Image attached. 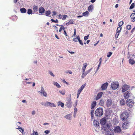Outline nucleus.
Masks as SVG:
<instances>
[{
    "label": "nucleus",
    "mask_w": 135,
    "mask_h": 135,
    "mask_svg": "<svg viewBox=\"0 0 135 135\" xmlns=\"http://www.w3.org/2000/svg\"><path fill=\"white\" fill-rule=\"evenodd\" d=\"M128 115L127 111L125 110L120 114L121 119L123 120H126L128 118Z\"/></svg>",
    "instance_id": "3"
},
{
    "label": "nucleus",
    "mask_w": 135,
    "mask_h": 135,
    "mask_svg": "<svg viewBox=\"0 0 135 135\" xmlns=\"http://www.w3.org/2000/svg\"><path fill=\"white\" fill-rule=\"evenodd\" d=\"M20 10L21 13H25L26 12V10L24 8H21L20 9Z\"/></svg>",
    "instance_id": "26"
},
{
    "label": "nucleus",
    "mask_w": 135,
    "mask_h": 135,
    "mask_svg": "<svg viewBox=\"0 0 135 135\" xmlns=\"http://www.w3.org/2000/svg\"><path fill=\"white\" fill-rule=\"evenodd\" d=\"M92 69V68H91L90 69H89V70L86 71L85 72H84V73H85V74L87 75L88 73H89L91 71V70Z\"/></svg>",
    "instance_id": "39"
},
{
    "label": "nucleus",
    "mask_w": 135,
    "mask_h": 135,
    "mask_svg": "<svg viewBox=\"0 0 135 135\" xmlns=\"http://www.w3.org/2000/svg\"><path fill=\"white\" fill-rule=\"evenodd\" d=\"M135 30V26L131 30V32L132 33H133Z\"/></svg>",
    "instance_id": "57"
},
{
    "label": "nucleus",
    "mask_w": 135,
    "mask_h": 135,
    "mask_svg": "<svg viewBox=\"0 0 135 135\" xmlns=\"http://www.w3.org/2000/svg\"><path fill=\"white\" fill-rule=\"evenodd\" d=\"M73 22L74 21L73 20H70L68 22L66 23V25L68 26L70 24H73L74 23Z\"/></svg>",
    "instance_id": "22"
},
{
    "label": "nucleus",
    "mask_w": 135,
    "mask_h": 135,
    "mask_svg": "<svg viewBox=\"0 0 135 135\" xmlns=\"http://www.w3.org/2000/svg\"><path fill=\"white\" fill-rule=\"evenodd\" d=\"M49 74L51 76L54 77L55 76L54 75L53 73L51 71H49Z\"/></svg>",
    "instance_id": "47"
},
{
    "label": "nucleus",
    "mask_w": 135,
    "mask_h": 135,
    "mask_svg": "<svg viewBox=\"0 0 135 135\" xmlns=\"http://www.w3.org/2000/svg\"><path fill=\"white\" fill-rule=\"evenodd\" d=\"M74 109L75 110L74 112V113H76V112L77 111V108H76V107H75L74 108Z\"/></svg>",
    "instance_id": "56"
},
{
    "label": "nucleus",
    "mask_w": 135,
    "mask_h": 135,
    "mask_svg": "<svg viewBox=\"0 0 135 135\" xmlns=\"http://www.w3.org/2000/svg\"><path fill=\"white\" fill-rule=\"evenodd\" d=\"M53 14L52 15H56L57 14L56 13V12L55 11H54L53 12Z\"/></svg>",
    "instance_id": "61"
},
{
    "label": "nucleus",
    "mask_w": 135,
    "mask_h": 135,
    "mask_svg": "<svg viewBox=\"0 0 135 135\" xmlns=\"http://www.w3.org/2000/svg\"><path fill=\"white\" fill-rule=\"evenodd\" d=\"M103 114V109L101 108H99L97 109L95 112V113L96 116L99 117L102 116Z\"/></svg>",
    "instance_id": "2"
},
{
    "label": "nucleus",
    "mask_w": 135,
    "mask_h": 135,
    "mask_svg": "<svg viewBox=\"0 0 135 135\" xmlns=\"http://www.w3.org/2000/svg\"><path fill=\"white\" fill-rule=\"evenodd\" d=\"M73 36H76V29H74V35H73Z\"/></svg>",
    "instance_id": "62"
},
{
    "label": "nucleus",
    "mask_w": 135,
    "mask_h": 135,
    "mask_svg": "<svg viewBox=\"0 0 135 135\" xmlns=\"http://www.w3.org/2000/svg\"><path fill=\"white\" fill-rule=\"evenodd\" d=\"M32 134V135H38L37 132H36L34 130L33 131V133Z\"/></svg>",
    "instance_id": "42"
},
{
    "label": "nucleus",
    "mask_w": 135,
    "mask_h": 135,
    "mask_svg": "<svg viewBox=\"0 0 135 135\" xmlns=\"http://www.w3.org/2000/svg\"><path fill=\"white\" fill-rule=\"evenodd\" d=\"M93 9V5H90L88 8V10L89 11H92Z\"/></svg>",
    "instance_id": "23"
},
{
    "label": "nucleus",
    "mask_w": 135,
    "mask_h": 135,
    "mask_svg": "<svg viewBox=\"0 0 135 135\" xmlns=\"http://www.w3.org/2000/svg\"><path fill=\"white\" fill-rule=\"evenodd\" d=\"M108 83H107L106 82L105 83L103 84L102 86L101 87V88L103 90H105L108 86Z\"/></svg>",
    "instance_id": "15"
},
{
    "label": "nucleus",
    "mask_w": 135,
    "mask_h": 135,
    "mask_svg": "<svg viewBox=\"0 0 135 135\" xmlns=\"http://www.w3.org/2000/svg\"><path fill=\"white\" fill-rule=\"evenodd\" d=\"M106 105L107 107H110L112 104V100L111 98L108 99L105 102Z\"/></svg>",
    "instance_id": "10"
},
{
    "label": "nucleus",
    "mask_w": 135,
    "mask_h": 135,
    "mask_svg": "<svg viewBox=\"0 0 135 135\" xmlns=\"http://www.w3.org/2000/svg\"><path fill=\"white\" fill-rule=\"evenodd\" d=\"M129 88V86L127 85H124L122 87V91L123 92H124L128 90Z\"/></svg>",
    "instance_id": "13"
},
{
    "label": "nucleus",
    "mask_w": 135,
    "mask_h": 135,
    "mask_svg": "<svg viewBox=\"0 0 135 135\" xmlns=\"http://www.w3.org/2000/svg\"><path fill=\"white\" fill-rule=\"evenodd\" d=\"M111 86L113 89L115 90L118 87L119 83L118 82H114L111 84Z\"/></svg>",
    "instance_id": "7"
},
{
    "label": "nucleus",
    "mask_w": 135,
    "mask_h": 135,
    "mask_svg": "<svg viewBox=\"0 0 135 135\" xmlns=\"http://www.w3.org/2000/svg\"><path fill=\"white\" fill-rule=\"evenodd\" d=\"M68 16L67 15H64L62 17V19L63 20H64L66 18V17Z\"/></svg>",
    "instance_id": "49"
},
{
    "label": "nucleus",
    "mask_w": 135,
    "mask_h": 135,
    "mask_svg": "<svg viewBox=\"0 0 135 135\" xmlns=\"http://www.w3.org/2000/svg\"><path fill=\"white\" fill-rule=\"evenodd\" d=\"M102 92H100L99 93H98L97 95V96L96 97V100H98L102 96Z\"/></svg>",
    "instance_id": "20"
},
{
    "label": "nucleus",
    "mask_w": 135,
    "mask_h": 135,
    "mask_svg": "<svg viewBox=\"0 0 135 135\" xmlns=\"http://www.w3.org/2000/svg\"><path fill=\"white\" fill-rule=\"evenodd\" d=\"M89 14V12L88 11H86L85 12L83 13V16H86Z\"/></svg>",
    "instance_id": "34"
},
{
    "label": "nucleus",
    "mask_w": 135,
    "mask_h": 135,
    "mask_svg": "<svg viewBox=\"0 0 135 135\" xmlns=\"http://www.w3.org/2000/svg\"><path fill=\"white\" fill-rule=\"evenodd\" d=\"M112 54V53L111 52H109L107 54V56L108 57H109Z\"/></svg>",
    "instance_id": "40"
},
{
    "label": "nucleus",
    "mask_w": 135,
    "mask_h": 135,
    "mask_svg": "<svg viewBox=\"0 0 135 135\" xmlns=\"http://www.w3.org/2000/svg\"><path fill=\"white\" fill-rule=\"evenodd\" d=\"M82 90V89H81L80 88L78 90V91L77 93H78V94H80V93H81V92Z\"/></svg>",
    "instance_id": "53"
},
{
    "label": "nucleus",
    "mask_w": 135,
    "mask_h": 135,
    "mask_svg": "<svg viewBox=\"0 0 135 135\" xmlns=\"http://www.w3.org/2000/svg\"><path fill=\"white\" fill-rule=\"evenodd\" d=\"M64 104L62 102H58V105L59 106H61V107H63L64 106Z\"/></svg>",
    "instance_id": "33"
},
{
    "label": "nucleus",
    "mask_w": 135,
    "mask_h": 135,
    "mask_svg": "<svg viewBox=\"0 0 135 135\" xmlns=\"http://www.w3.org/2000/svg\"><path fill=\"white\" fill-rule=\"evenodd\" d=\"M86 75L85 74V73L84 72H83L82 75L81 76V77L82 78H84Z\"/></svg>",
    "instance_id": "54"
},
{
    "label": "nucleus",
    "mask_w": 135,
    "mask_h": 135,
    "mask_svg": "<svg viewBox=\"0 0 135 135\" xmlns=\"http://www.w3.org/2000/svg\"><path fill=\"white\" fill-rule=\"evenodd\" d=\"M35 110H33L32 112V115H34L35 114Z\"/></svg>",
    "instance_id": "60"
},
{
    "label": "nucleus",
    "mask_w": 135,
    "mask_h": 135,
    "mask_svg": "<svg viewBox=\"0 0 135 135\" xmlns=\"http://www.w3.org/2000/svg\"><path fill=\"white\" fill-rule=\"evenodd\" d=\"M119 33L118 32H117L115 34V38L116 39H117V38H118V36L119 35Z\"/></svg>",
    "instance_id": "45"
},
{
    "label": "nucleus",
    "mask_w": 135,
    "mask_h": 135,
    "mask_svg": "<svg viewBox=\"0 0 135 135\" xmlns=\"http://www.w3.org/2000/svg\"><path fill=\"white\" fill-rule=\"evenodd\" d=\"M59 92L61 94L63 95H64L65 94V92L64 91H60Z\"/></svg>",
    "instance_id": "46"
},
{
    "label": "nucleus",
    "mask_w": 135,
    "mask_h": 135,
    "mask_svg": "<svg viewBox=\"0 0 135 135\" xmlns=\"http://www.w3.org/2000/svg\"><path fill=\"white\" fill-rule=\"evenodd\" d=\"M74 41L75 42H78V40L76 38H74L73 39Z\"/></svg>",
    "instance_id": "59"
},
{
    "label": "nucleus",
    "mask_w": 135,
    "mask_h": 135,
    "mask_svg": "<svg viewBox=\"0 0 135 135\" xmlns=\"http://www.w3.org/2000/svg\"><path fill=\"white\" fill-rule=\"evenodd\" d=\"M104 101L102 100H100V102L99 103L100 104V105H102L104 104Z\"/></svg>",
    "instance_id": "52"
},
{
    "label": "nucleus",
    "mask_w": 135,
    "mask_h": 135,
    "mask_svg": "<svg viewBox=\"0 0 135 135\" xmlns=\"http://www.w3.org/2000/svg\"><path fill=\"white\" fill-rule=\"evenodd\" d=\"M104 127V130L105 131V134L106 135H114V132L111 129L109 125H107Z\"/></svg>",
    "instance_id": "1"
},
{
    "label": "nucleus",
    "mask_w": 135,
    "mask_h": 135,
    "mask_svg": "<svg viewBox=\"0 0 135 135\" xmlns=\"http://www.w3.org/2000/svg\"><path fill=\"white\" fill-rule=\"evenodd\" d=\"M49 106L50 107H56V105L54 103L49 102Z\"/></svg>",
    "instance_id": "31"
},
{
    "label": "nucleus",
    "mask_w": 135,
    "mask_h": 135,
    "mask_svg": "<svg viewBox=\"0 0 135 135\" xmlns=\"http://www.w3.org/2000/svg\"><path fill=\"white\" fill-rule=\"evenodd\" d=\"M63 27V26L62 25V26H61V27L60 28L59 30V31L60 32H61V31L62 30V27Z\"/></svg>",
    "instance_id": "63"
},
{
    "label": "nucleus",
    "mask_w": 135,
    "mask_h": 135,
    "mask_svg": "<svg viewBox=\"0 0 135 135\" xmlns=\"http://www.w3.org/2000/svg\"><path fill=\"white\" fill-rule=\"evenodd\" d=\"M126 28L128 30H130L131 28V26L130 25H128L126 26Z\"/></svg>",
    "instance_id": "43"
},
{
    "label": "nucleus",
    "mask_w": 135,
    "mask_h": 135,
    "mask_svg": "<svg viewBox=\"0 0 135 135\" xmlns=\"http://www.w3.org/2000/svg\"><path fill=\"white\" fill-rule=\"evenodd\" d=\"M50 131L48 130H47L45 131H44V133H45L46 134H48L50 133Z\"/></svg>",
    "instance_id": "51"
},
{
    "label": "nucleus",
    "mask_w": 135,
    "mask_h": 135,
    "mask_svg": "<svg viewBox=\"0 0 135 135\" xmlns=\"http://www.w3.org/2000/svg\"><path fill=\"white\" fill-rule=\"evenodd\" d=\"M93 125L95 127H99V123L97 120H96L95 119L93 121Z\"/></svg>",
    "instance_id": "14"
},
{
    "label": "nucleus",
    "mask_w": 135,
    "mask_h": 135,
    "mask_svg": "<svg viewBox=\"0 0 135 135\" xmlns=\"http://www.w3.org/2000/svg\"><path fill=\"white\" fill-rule=\"evenodd\" d=\"M124 23L123 21H121L119 22L118 25L119 26L121 27L123 24Z\"/></svg>",
    "instance_id": "48"
},
{
    "label": "nucleus",
    "mask_w": 135,
    "mask_h": 135,
    "mask_svg": "<svg viewBox=\"0 0 135 135\" xmlns=\"http://www.w3.org/2000/svg\"><path fill=\"white\" fill-rule=\"evenodd\" d=\"M87 65V64L86 63H85L84 64V66L82 68V70L83 72H84L85 71V69Z\"/></svg>",
    "instance_id": "25"
},
{
    "label": "nucleus",
    "mask_w": 135,
    "mask_h": 135,
    "mask_svg": "<svg viewBox=\"0 0 135 135\" xmlns=\"http://www.w3.org/2000/svg\"><path fill=\"white\" fill-rule=\"evenodd\" d=\"M51 14V12L50 11H46L45 12V15L47 16H49V15Z\"/></svg>",
    "instance_id": "29"
},
{
    "label": "nucleus",
    "mask_w": 135,
    "mask_h": 135,
    "mask_svg": "<svg viewBox=\"0 0 135 135\" xmlns=\"http://www.w3.org/2000/svg\"><path fill=\"white\" fill-rule=\"evenodd\" d=\"M71 114H69L65 116L64 117L70 120L71 119Z\"/></svg>",
    "instance_id": "17"
},
{
    "label": "nucleus",
    "mask_w": 135,
    "mask_h": 135,
    "mask_svg": "<svg viewBox=\"0 0 135 135\" xmlns=\"http://www.w3.org/2000/svg\"><path fill=\"white\" fill-rule=\"evenodd\" d=\"M129 64L133 65L134 64L135 62L133 59H129Z\"/></svg>",
    "instance_id": "24"
},
{
    "label": "nucleus",
    "mask_w": 135,
    "mask_h": 135,
    "mask_svg": "<svg viewBox=\"0 0 135 135\" xmlns=\"http://www.w3.org/2000/svg\"><path fill=\"white\" fill-rule=\"evenodd\" d=\"M51 21L52 22H54L55 23H58V21L57 19H56V20H54L53 19H52L51 20Z\"/></svg>",
    "instance_id": "41"
},
{
    "label": "nucleus",
    "mask_w": 135,
    "mask_h": 135,
    "mask_svg": "<svg viewBox=\"0 0 135 135\" xmlns=\"http://www.w3.org/2000/svg\"><path fill=\"white\" fill-rule=\"evenodd\" d=\"M38 9V6H36L34 5L33 6V10L35 12H36L37 11Z\"/></svg>",
    "instance_id": "30"
},
{
    "label": "nucleus",
    "mask_w": 135,
    "mask_h": 135,
    "mask_svg": "<svg viewBox=\"0 0 135 135\" xmlns=\"http://www.w3.org/2000/svg\"><path fill=\"white\" fill-rule=\"evenodd\" d=\"M96 105V102L95 101L91 103V109H93Z\"/></svg>",
    "instance_id": "21"
},
{
    "label": "nucleus",
    "mask_w": 135,
    "mask_h": 135,
    "mask_svg": "<svg viewBox=\"0 0 135 135\" xmlns=\"http://www.w3.org/2000/svg\"><path fill=\"white\" fill-rule=\"evenodd\" d=\"M94 110H92L91 111V119H93L94 118Z\"/></svg>",
    "instance_id": "27"
},
{
    "label": "nucleus",
    "mask_w": 135,
    "mask_h": 135,
    "mask_svg": "<svg viewBox=\"0 0 135 135\" xmlns=\"http://www.w3.org/2000/svg\"><path fill=\"white\" fill-rule=\"evenodd\" d=\"M100 123L102 126V128L103 130H104V127L107 125H109L108 124H106V119L104 118H103L101 119L100 120Z\"/></svg>",
    "instance_id": "5"
},
{
    "label": "nucleus",
    "mask_w": 135,
    "mask_h": 135,
    "mask_svg": "<svg viewBox=\"0 0 135 135\" xmlns=\"http://www.w3.org/2000/svg\"><path fill=\"white\" fill-rule=\"evenodd\" d=\"M121 29L122 27H121L119 26L117 28V32H118L119 33V32L121 31Z\"/></svg>",
    "instance_id": "36"
},
{
    "label": "nucleus",
    "mask_w": 135,
    "mask_h": 135,
    "mask_svg": "<svg viewBox=\"0 0 135 135\" xmlns=\"http://www.w3.org/2000/svg\"><path fill=\"white\" fill-rule=\"evenodd\" d=\"M129 122L128 120H126L123 123L122 127L124 129H127L129 127Z\"/></svg>",
    "instance_id": "8"
},
{
    "label": "nucleus",
    "mask_w": 135,
    "mask_h": 135,
    "mask_svg": "<svg viewBox=\"0 0 135 135\" xmlns=\"http://www.w3.org/2000/svg\"><path fill=\"white\" fill-rule=\"evenodd\" d=\"M32 10L31 9H29L28 10L27 13L28 15L31 14L32 13Z\"/></svg>",
    "instance_id": "35"
},
{
    "label": "nucleus",
    "mask_w": 135,
    "mask_h": 135,
    "mask_svg": "<svg viewBox=\"0 0 135 135\" xmlns=\"http://www.w3.org/2000/svg\"><path fill=\"white\" fill-rule=\"evenodd\" d=\"M53 84L56 86L58 88H59L61 87L60 85L57 82H53Z\"/></svg>",
    "instance_id": "28"
},
{
    "label": "nucleus",
    "mask_w": 135,
    "mask_h": 135,
    "mask_svg": "<svg viewBox=\"0 0 135 135\" xmlns=\"http://www.w3.org/2000/svg\"><path fill=\"white\" fill-rule=\"evenodd\" d=\"M79 41V44H81V45H83V44L82 42V40H80V39L78 40Z\"/></svg>",
    "instance_id": "50"
},
{
    "label": "nucleus",
    "mask_w": 135,
    "mask_h": 135,
    "mask_svg": "<svg viewBox=\"0 0 135 135\" xmlns=\"http://www.w3.org/2000/svg\"><path fill=\"white\" fill-rule=\"evenodd\" d=\"M76 38H77L78 40L80 39V37L79 36H77L76 37Z\"/></svg>",
    "instance_id": "64"
},
{
    "label": "nucleus",
    "mask_w": 135,
    "mask_h": 135,
    "mask_svg": "<svg viewBox=\"0 0 135 135\" xmlns=\"http://www.w3.org/2000/svg\"><path fill=\"white\" fill-rule=\"evenodd\" d=\"M131 18L132 19V21L134 22L135 21V13H133L130 15Z\"/></svg>",
    "instance_id": "16"
},
{
    "label": "nucleus",
    "mask_w": 135,
    "mask_h": 135,
    "mask_svg": "<svg viewBox=\"0 0 135 135\" xmlns=\"http://www.w3.org/2000/svg\"><path fill=\"white\" fill-rule=\"evenodd\" d=\"M135 6L134 3H132L129 9H131L133 8Z\"/></svg>",
    "instance_id": "38"
},
{
    "label": "nucleus",
    "mask_w": 135,
    "mask_h": 135,
    "mask_svg": "<svg viewBox=\"0 0 135 135\" xmlns=\"http://www.w3.org/2000/svg\"><path fill=\"white\" fill-rule=\"evenodd\" d=\"M88 37H89V35L88 36H85L84 37V40H87L88 39Z\"/></svg>",
    "instance_id": "55"
},
{
    "label": "nucleus",
    "mask_w": 135,
    "mask_h": 135,
    "mask_svg": "<svg viewBox=\"0 0 135 135\" xmlns=\"http://www.w3.org/2000/svg\"><path fill=\"white\" fill-rule=\"evenodd\" d=\"M86 85V84H84L81 86L80 88L83 90L85 88Z\"/></svg>",
    "instance_id": "44"
},
{
    "label": "nucleus",
    "mask_w": 135,
    "mask_h": 135,
    "mask_svg": "<svg viewBox=\"0 0 135 135\" xmlns=\"http://www.w3.org/2000/svg\"><path fill=\"white\" fill-rule=\"evenodd\" d=\"M62 16L61 15V14H60L59 15L58 17V18L60 19H61L62 18Z\"/></svg>",
    "instance_id": "58"
},
{
    "label": "nucleus",
    "mask_w": 135,
    "mask_h": 135,
    "mask_svg": "<svg viewBox=\"0 0 135 135\" xmlns=\"http://www.w3.org/2000/svg\"><path fill=\"white\" fill-rule=\"evenodd\" d=\"M120 103L121 105H124L125 104V102L124 99H122L120 101Z\"/></svg>",
    "instance_id": "32"
},
{
    "label": "nucleus",
    "mask_w": 135,
    "mask_h": 135,
    "mask_svg": "<svg viewBox=\"0 0 135 135\" xmlns=\"http://www.w3.org/2000/svg\"><path fill=\"white\" fill-rule=\"evenodd\" d=\"M18 129L22 133H23V132H24V130L20 127L18 126Z\"/></svg>",
    "instance_id": "37"
},
{
    "label": "nucleus",
    "mask_w": 135,
    "mask_h": 135,
    "mask_svg": "<svg viewBox=\"0 0 135 135\" xmlns=\"http://www.w3.org/2000/svg\"><path fill=\"white\" fill-rule=\"evenodd\" d=\"M66 106L68 107H71L72 106L71 98L70 96L68 97L66 100Z\"/></svg>",
    "instance_id": "6"
},
{
    "label": "nucleus",
    "mask_w": 135,
    "mask_h": 135,
    "mask_svg": "<svg viewBox=\"0 0 135 135\" xmlns=\"http://www.w3.org/2000/svg\"><path fill=\"white\" fill-rule=\"evenodd\" d=\"M132 95L131 92L130 91H128L126 92L124 95V98L125 99H128L129 97Z\"/></svg>",
    "instance_id": "9"
},
{
    "label": "nucleus",
    "mask_w": 135,
    "mask_h": 135,
    "mask_svg": "<svg viewBox=\"0 0 135 135\" xmlns=\"http://www.w3.org/2000/svg\"><path fill=\"white\" fill-rule=\"evenodd\" d=\"M114 131L115 133H120L121 131V130L119 126H116L114 127Z\"/></svg>",
    "instance_id": "12"
},
{
    "label": "nucleus",
    "mask_w": 135,
    "mask_h": 135,
    "mask_svg": "<svg viewBox=\"0 0 135 135\" xmlns=\"http://www.w3.org/2000/svg\"><path fill=\"white\" fill-rule=\"evenodd\" d=\"M126 103L127 106L129 108H132L133 106L134 102L133 100L128 99L127 100Z\"/></svg>",
    "instance_id": "4"
},
{
    "label": "nucleus",
    "mask_w": 135,
    "mask_h": 135,
    "mask_svg": "<svg viewBox=\"0 0 135 135\" xmlns=\"http://www.w3.org/2000/svg\"><path fill=\"white\" fill-rule=\"evenodd\" d=\"M38 92H40L41 94H43L44 96L47 97V94L46 92L45 91L43 87H41V89L40 91H38Z\"/></svg>",
    "instance_id": "11"
},
{
    "label": "nucleus",
    "mask_w": 135,
    "mask_h": 135,
    "mask_svg": "<svg viewBox=\"0 0 135 135\" xmlns=\"http://www.w3.org/2000/svg\"><path fill=\"white\" fill-rule=\"evenodd\" d=\"M45 9L43 7H40L39 9V12L40 13L42 14L44 12Z\"/></svg>",
    "instance_id": "18"
},
{
    "label": "nucleus",
    "mask_w": 135,
    "mask_h": 135,
    "mask_svg": "<svg viewBox=\"0 0 135 135\" xmlns=\"http://www.w3.org/2000/svg\"><path fill=\"white\" fill-rule=\"evenodd\" d=\"M49 102H42L41 103V104L45 107H49Z\"/></svg>",
    "instance_id": "19"
}]
</instances>
